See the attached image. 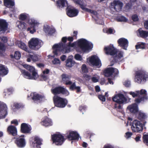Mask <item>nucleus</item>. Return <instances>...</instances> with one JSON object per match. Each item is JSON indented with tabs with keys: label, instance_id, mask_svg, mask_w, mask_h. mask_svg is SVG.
<instances>
[{
	"label": "nucleus",
	"instance_id": "f8f14e48",
	"mask_svg": "<svg viewBox=\"0 0 148 148\" xmlns=\"http://www.w3.org/2000/svg\"><path fill=\"white\" fill-rule=\"evenodd\" d=\"M28 23L30 25V26L28 28L27 31H29L30 33L33 34L36 32V29L38 27L39 23L36 21L32 19L29 20Z\"/></svg>",
	"mask_w": 148,
	"mask_h": 148
},
{
	"label": "nucleus",
	"instance_id": "cd10ccee",
	"mask_svg": "<svg viewBox=\"0 0 148 148\" xmlns=\"http://www.w3.org/2000/svg\"><path fill=\"white\" fill-rule=\"evenodd\" d=\"M42 144V140L38 137H36L34 138V141L33 142L34 148H39Z\"/></svg>",
	"mask_w": 148,
	"mask_h": 148
},
{
	"label": "nucleus",
	"instance_id": "4c0bfd02",
	"mask_svg": "<svg viewBox=\"0 0 148 148\" xmlns=\"http://www.w3.org/2000/svg\"><path fill=\"white\" fill-rule=\"evenodd\" d=\"M66 4H67L66 0H58L56 1L57 5L59 7L62 8L66 6Z\"/></svg>",
	"mask_w": 148,
	"mask_h": 148
},
{
	"label": "nucleus",
	"instance_id": "72a5a7b5",
	"mask_svg": "<svg viewBox=\"0 0 148 148\" xmlns=\"http://www.w3.org/2000/svg\"><path fill=\"white\" fill-rule=\"evenodd\" d=\"M4 5L7 7L12 8L14 5V1L11 0H4Z\"/></svg>",
	"mask_w": 148,
	"mask_h": 148
},
{
	"label": "nucleus",
	"instance_id": "13d9d810",
	"mask_svg": "<svg viewBox=\"0 0 148 148\" xmlns=\"http://www.w3.org/2000/svg\"><path fill=\"white\" fill-rule=\"evenodd\" d=\"M99 99L102 101L104 102L106 101V98L104 96L99 95L98 96Z\"/></svg>",
	"mask_w": 148,
	"mask_h": 148
},
{
	"label": "nucleus",
	"instance_id": "de8ad7c7",
	"mask_svg": "<svg viewBox=\"0 0 148 148\" xmlns=\"http://www.w3.org/2000/svg\"><path fill=\"white\" fill-rule=\"evenodd\" d=\"M30 57L32 59V60L34 62H36L38 60V56L35 55H30Z\"/></svg>",
	"mask_w": 148,
	"mask_h": 148
},
{
	"label": "nucleus",
	"instance_id": "5fc2aeb1",
	"mask_svg": "<svg viewBox=\"0 0 148 148\" xmlns=\"http://www.w3.org/2000/svg\"><path fill=\"white\" fill-rule=\"evenodd\" d=\"M132 19L134 21H137L139 20L138 16L136 14L133 15L132 16Z\"/></svg>",
	"mask_w": 148,
	"mask_h": 148
},
{
	"label": "nucleus",
	"instance_id": "c85d7f7f",
	"mask_svg": "<svg viewBox=\"0 0 148 148\" xmlns=\"http://www.w3.org/2000/svg\"><path fill=\"white\" fill-rule=\"evenodd\" d=\"M44 97L43 95H40L38 94L34 93L33 96L32 97V99L36 103L38 101H40Z\"/></svg>",
	"mask_w": 148,
	"mask_h": 148
},
{
	"label": "nucleus",
	"instance_id": "393cba45",
	"mask_svg": "<svg viewBox=\"0 0 148 148\" xmlns=\"http://www.w3.org/2000/svg\"><path fill=\"white\" fill-rule=\"evenodd\" d=\"M7 132L8 134L14 136L17 135V130L16 127L12 125L9 126L7 128Z\"/></svg>",
	"mask_w": 148,
	"mask_h": 148
},
{
	"label": "nucleus",
	"instance_id": "20e7f679",
	"mask_svg": "<svg viewBox=\"0 0 148 148\" xmlns=\"http://www.w3.org/2000/svg\"><path fill=\"white\" fill-rule=\"evenodd\" d=\"M24 67L32 74V75L28 72L25 70H22L21 72L24 77L30 79H36L38 77V74L33 66L27 64H24Z\"/></svg>",
	"mask_w": 148,
	"mask_h": 148
},
{
	"label": "nucleus",
	"instance_id": "c03bdc74",
	"mask_svg": "<svg viewBox=\"0 0 148 148\" xmlns=\"http://www.w3.org/2000/svg\"><path fill=\"white\" fill-rule=\"evenodd\" d=\"M146 117V115L145 113L141 112H138V119L140 120H142L145 119Z\"/></svg>",
	"mask_w": 148,
	"mask_h": 148
},
{
	"label": "nucleus",
	"instance_id": "a19ab883",
	"mask_svg": "<svg viewBox=\"0 0 148 148\" xmlns=\"http://www.w3.org/2000/svg\"><path fill=\"white\" fill-rule=\"evenodd\" d=\"M17 26L21 30L25 28L26 23L21 21H18L17 22Z\"/></svg>",
	"mask_w": 148,
	"mask_h": 148
},
{
	"label": "nucleus",
	"instance_id": "f03ea898",
	"mask_svg": "<svg viewBox=\"0 0 148 148\" xmlns=\"http://www.w3.org/2000/svg\"><path fill=\"white\" fill-rule=\"evenodd\" d=\"M75 45L74 43H71V42H69L67 44L62 43L55 44L53 47V53L54 55L58 56L60 52L64 50L66 52H68L70 51V47H73Z\"/></svg>",
	"mask_w": 148,
	"mask_h": 148
},
{
	"label": "nucleus",
	"instance_id": "a878e982",
	"mask_svg": "<svg viewBox=\"0 0 148 148\" xmlns=\"http://www.w3.org/2000/svg\"><path fill=\"white\" fill-rule=\"evenodd\" d=\"M15 143L18 147H23L25 145V139L23 138H17L15 141Z\"/></svg>",
	"mask_w": 148,
	"mask_h": 148
},
{
	"label": "nucleus",
	"instance_id": "37998d69",
	"mask_svg": "<svg viewBox=\"0 0 148 148\" xmlns=\"http://www.w3.org/2000/svg\"><path fill=\"white\" fill-rule=\"evenodd\" d=\"M10 56L12 58L14 57L15 59L18 60L21 58V53L18 51H16L15 52L14 56L13 55H11Z\"/></svg>",
	"mask_w": 148,
	"mask_h": 148
},
{
	"label": "nucleus",
	"instance_id": "2f4dec72",
	"mask_svg": "<svg viewBox=\"0 0 148 148\" xmlns=\"http://www.w3.org/2000/svg\"><path fill=\"white\" fill-rule=\"evenodd\" d=\"M18 47L25 51L28 52L30 53V50L28 49L25 44L21 41H19L18 42Z\"/></svg>",
	"mask_w": 148,
	"mask_h": 148
},
{
	"label": "nucleus",
	"instance_id": "052dcab7",
	"mask_svg": "<svg viewBox=\"0 0 148 148\" xmlns=\"http://www.w3.org/2000/svg\"><path fill=\"white\" fill-rule=\"evenodd\" d=\"M5 50L4 44L0 42V50L4 51Z\"/></svg>",
	"mask_w": 148,
	"mask_h": 148
},
{
	"label": "nucleus",
	"instance_id": "09e8293b",
	"mask_svg": "<svg viewBox=\"0 0 148 148\" xmlns=\"http://www.w3.org/2000/svg\"><path fill=\"white\" fill-rule=\"evenodd\" d=\"M86 9V10L85 11L86 12L92 13L95 15H97V12L95 10H92L88 8Z\"/></svg>",
	"mask_w": 148,
	"mask_h": 148
},
{
	"label": "nucleus",
	"instance_id": "b1692460",
	"mask_svg": "<svg viewBox=\"0 0 148 148\" xmlns=\"http://www.w3.org/2000/svg\"><path fill=\"white\" fill-rule=\"evenodd\" d=\"M41 123L42 125L45 127L50 126L53 125L51 120L46 116L42 119Z\"/></svg>",
	"mask_w": 148,
	"mask_h": 148
},
{
	"label": "nucleus",
	"instance_id": "7c9ffc66",
	"mask_svg": "<svg viewBox=\"0 0 148 148\" xmlns=\"http://www.w3.org/2000/svg\"><path fill=\"white\" fill-rule=\"evenodd\" d=\"M130 111L132 113L134 114L138 112V108L137 105L134 104L128 107Z\"/></svg>",
	"mask_w": 148,
	"mask_h": 148
},
{
	"label": "nucleus",
	"instance_id": "4be33fe9",
	"mask_svg": "<svg viewBox=\"0 0 148 148\" xmlns=\"http://www.w3.org/2000/svg\"><path fill=\"white\" fill-rule=\"evenodd\" d=\"M8 24L6 21L3 19H0V34H4L7 30Z\"/></svg>",
	"mask_w": 148,
	"mask_h": 148
},
{
	"label": "nucleus",
	"instance_id": "e2e57ef3",
	"mask_svg": "<svg viewBox=\"0 0 148 148\" xmlns=\"http://www.w3.org/2000/svg\"><path fill=\"white\" fill-rule=\"evenodd\" d=\"M13 106L15 107L16 109H18L21 107V105L17 103H14L13 105Z\"/></svg>",
	"mask_w": 148,
	"mask_h": 148
},
{
	"label": "nucleus",
	"instance_id": "1a4fd4ad",
	"mask_svg": "<svg viewBox=\"0 0 148 148\" xmlns=\"http://www.w3.org/2000/svg\"><path fill=\"white\" fill-rule=\"evenodd\" d=\"M53 143L56 145H62L66 140L63 135L60 133L54 134L51 135V137Z\"/></svg>",
	"mask_w": 148,
	"mask_h": 148
},
{
	"label": "nucleus",
	"instance_id": "a18cd8bd",
	"mask_svg": "<svg viewBox=\"0 0 148 148\" xmlns=\"http://www.w3.org/2000/svg\"><path fill=\"white\" fill-rule=\"evenodd\" d=\"M143 138L144 143L147 145L148 146V134L144 135Z\"/></svg>",
	"mask_w": 148,
	"mask_h": 148
},
{
	"label": "nucleus",
	"instance_id": "6e6552de",
	"mask_svg": "<svg viewBox=\"0 0 148 148\" xmlns=\"http://www.w3.org/2000/svg\"><path fill=\"white\" fill-rule=\"evenodd\" d=\"M43 44V42L38 38H32L28 42L29 47L32 49L37 51Z\"/></svg>",
	"mask_w": 148,
	"mask_h": 148
},
{
	"label": "nucleus",
	"instance_id": "49530a36",
	"mask_svg": "<svg viewBox=\"0 0 148 148\" xmlns=\"http://www.w3.org/2000/svg\"><path fill=\"white\" fill-rule=\"evenodd\" d=\"M117 20L119 22H126L127 19L124 16H121L117 18Z\"/></svg>",
	"mask_w": 148,
	"mask_h": 148
},
{
	"label": "nucleus",
	"instance_id": "338daca9",
	"mask_svg": "<svg viewBox=\"0 0 148 148\" xmlns=\"http://www.w3.org/2000/svg\"><path fill=\"white\" fill-rule=\"evenodd\" d=\"M125 135L126 138H127L131 136L132 135V133L131 132H127L125 133Z\"/></svg>",
	"mask_w": 148,
	"mask_h": 148
},
{
	"label": "nucleus",
	"instance_id": "603ef678",
	"mask_svg": "<svg viewBox=\"0 0 148 148\" xmlns=\"http://www.w3.org/2000/svg\"><path fill=\"white\" fill-rule=\"evenodd\" d=\"M27 18V15L24 14H21L19 16V19L22 21L25 20Z\"/></svg>",
	"mask_w": 148,
	"mask_h": 148
},
{
	"label": "nucleus",
	"instance_id": "c756f323",
	"mask_svg": "<svg viewBox=\"0 0 148 148\" xmlns=\"http://www.w3.org/2000/svg\"><path fill=\"white\" fill-rule=\"evenodd\" d=\"M74 2L76 4L79 5L81 8L84 11H85L87 8L85 7L86 6L83 0H73Z\"/></svg>",
	"mask_w": 148,
	"mask_h": 148
},
{
	"label": "nucleus",
	"instance_id": "f704fd0d",
	"mask_svg": "<svg viewBox=\"0 0 148 148\" xmlns=\"http://www.w3.org/2000/svg\"><path fill=\"white\" fill-rule=\"evenodd\" d=\"M44 31L45 33H47L49 34L52 35L56 32L55 29L53 28H51L49 26L46 27L45 26L43 28Z\"/></svg>",
	"mask_w": 148,
	"mask_h": 148
},
{
	"label": "nucleus",
	"instance_id": "c9c22d12",
	"mask_svg": "<svg viewBox=\"0 0 148 148\" xmlns=\"http://www.w3.org/2000/svg\"><path fill=\"white\" fill-rule=\"evenodd\" d=\"M71 86L69 87V89L72 91L74 90H76V92L77 93H79L81 91L80 87L79 86H76L75 82L72 83L70 85Z\"/></svg>",
	"mask_w": 148,
	"mask_h": 148
},
{
	"label": "nucleus",
	"instance_id": "6ab92c4d",
	"mask_svg": "<svg viewBox=\"0 0 148 148\" xmlns=\"http://www.w3.org/2000/svg\"><path fill=\"white\" fill-rule=\"evenodd\" d=\"M89 62L93 66L100 67L101 64V62L99 58L95 56H92L89 60Z\"/></svg>",
	"mask_w": 148,
	"mask_h": 148
},
{
	"label": "nucleus",
	"instance_id": "bf43d9fd",
	"mask_svg": "<svg viewBox=\"0 0 148 148\" xmlns=\"http://www.w3.org/2000/svg\"><path fill=\"white\" fill-rule=\"evenodd\" d=\"M124 85L126 87H129L130 85V82L129 81H125L123 83Z\"/></svg>",
	"mask_w": 148,
	"mask_h": 148
},
{
	"label": "nucleus",
	"instance_id": "7ed1b4c3",
	"mask_svg": "<svg viewBox=\"0 0 148 148\" xmlns=\"http://www.w3.org/2000/svg\"><path fill=\"white\" fill-rule=\"evenodd\" d=\"M112 100L116 103L114 105L115 108L118 111L123 113V111L122 106L121 104L126 102L127 101V99L124 95L122 94L116 95L113 97Z\"/></svg>",
	"mask_w": 148,
	"mask_h": 148
},
{
	"label": "nucleus",
	"instance_id": "2eb2a0df",
	"mask_svg": "<svg viewBox=\"0 0 148 148\" xmlns=\"http://www.w3.org/2000/svg\"><path fill=\"white\" fill-rule=\"evenodd\" d=\"M111 6L116 12H119L122 9L123 3L119 0H114L110 3Z\"/></svg>",
	"mask_w": 148,
	"mask_h": 148
},
{
	"label": "nucleus",
	"instance_id": "3c124183",
	"mask_svg": "<svg viewBox=\"0 0 148 148\" xmlns=\"http://www.w3.org/2000/svg\"><path fill=\"white\" fill-rule=\"evenodd\" d=\"M82 70L84 73H87L88 72V70L85 64H83L82 65Z\"/></svg>",
	"mask_w": 148,
	"mask_h": 148
},
{
	"label": "nucleus",
	"instance_id": "9d476101",
	"mask_svg": "<svg viewBox=\"0 0 148 148\" xmlns=\"http://www.w3.org/2000/svg\"><path fill=\"white\" fill-rule=\"evenodd\" d=\"M51 92L54 95L61 94L66 96L69 94V91L66 88L60 85L52 88Z\"/></svg>",
	"mask_w": 148,
	"mask_h": 148
},
{
	"label": "nucleus",
	"instance_id": "ea45409f",
	"mask_svg": "<svg viewBox=\"0 0 148 148\" xmlns=\"http://www.w3.org/2000/svg\"><path fill=\"white\" fill-rule=\"evenodd\" d=\"M75 38L73 36H69L67 37L66 36L63 37L62 38V41L63 43V44H65L67 40L69 41V42H72L73 41Z\"/></svg>",
	"mask_w": 148,
	"mask_h": 148
},
{
	"label": "nucleus",
	"instance_id": "ddd939ff",
	"mask_svg": "<svg viewBox=\"0 0 148 148\" xmlns=\"http://www.w3.org/2000/svg\"><path fill=\"white\" fill-rule=\"evenodd\" d=\"M119 73L117 69L113 68H108L106 69L104 71V75L105 77H109L111 76L113 74L114 77L116 76Z\"/></svg>",
	"mask_w": 148,
	"mask_h": 148
},
{
	"label": "nucleus",
	"instance_id": "680f3d73",
	"mask_svg": "<svg viewBox=\"0 0 148 148\" xmlns=\"http://www.w3.org/2000/svg\"><path fill=\"white\" fill-rule=\"evenodd\" d=\"M86 108V106L85 105H82L79 107V110L81 112H82L83 110H85Z\"/></svg>",
	"mask_w": 148,
	"mask_h": 148
},
{
	"label": "nucleus",
	"instance_id": "0eeeda50",
	"mask_svg": "<svg viewBox=\"0 0 148 148\" xmlns=\"http://www.w3.org/2000/svg\"><path fill=\"white\" fill-rule=\"evenodd\" d=\"M53 100L55 106L58 108H64L68 103V101L66 99L58 95L54 96Z\"/></svg>",
	"mask_w": 148,
	"mask_h": 148
},
{
	"label": "nucleus",
	"instance_id": "423d86ee",
	"mask_svg": "<svg viewBox=\"0 0 148 148\" xmlns=\"http://www.w3.org/2000/svg\"><path fill=\"white\" fill-rule=\"evenodd\" d=\"M77 45L82 51L84 52L91 49L93 46L92 43H89L86 40L83 38L80 39L78 40Z\"/></svg>",
	"mask_w": 148,
	"mask_h": 148
},
{
	"label": "nucleus",
	"instance_id": "4468645a",
	"mask_svg": "<svg viewBox=\"0 0 148 148\" xmlns=\"http://www.w3.org/2000/svg\"><path fill=\"white\" fill-rule=\"evenodd\" d=\"M117 42L118 46L123 49L127 50L129 45V42L127 39L124 38H121L117 40Z\"/></svg>",
	"mask_w": 148,
	"mask_h": 148
},
{
	"label": "nucleus",
	"instance_id": "8fccbe9b",
	"mask_svg": "<svg viewBox=\"0 0 148 148\" xmlns=\"http://www.w3.org/2000/svg\"><path fill=\"white\" fill-rule=\"evenodd\" d=\"M129 93L130 95H132L133 97H135L138 96L139 95V91H137L136 93L132 92H130Z\"/></svg>",
	"mask_w": 148,
	"mask_h": 148
},
{
	"label": "nucleus",
	"instance_id": "4d7b16f0",
	"mask_svg": "<svg viewBox=\"0 0 148 148\" xmlns=\"http://www.w3.org/2000/svg\"><path fill=\"white\" fill-rule=\"evenodd\" d=\"M132 6V5L131 3H127L125 5V8L127 11L131 9Z\"/></svg>",
	"mask_w": 148,
	"mask_h": 148
},
{
	"label": "nucleus",
	"instance_id": "6e6d98bb",
	"mask_svg": "<svg viewBox=\"0 0 148 148\" xmlns=\"http://www.w3.org/2000/svg\"><path fill=\"white\" fill-rule=\"evenodd\" d=\"M74 58L75 59L77 60L81 61L82 60L81 56L78 54H76Z\"/></svg>",
	"mask_w": 148,
	"mask_h": 148
},
{
	"label": "nucleus",
	"instance_id": "0e129e2a",
	"mask_svg": "<svg viewBox=\"0 0 148 148\" xmlns=\"http://www.w3.org/2000/svg\"><path fill=\"white\" fill-rule=\"evenodd\" d=\"M141 136L140 134L137 135L136 137L135 138V139L136 142H138L140 140V138H141Z\"/></svg>",
	"mask_w": 148,
	"mask_h": 148
},
{
	"label": "nucleus",
	"instance_id": "864d4df0",
	"mask_svg": "<svg viewBox=\"0 0 148 148\" xmlns=\"http://www.w3.org/2000/svg\"><path fill=\"white\" fill-rule=\"evenodd\" d=\"M52 63L54 64H60V60L57 58H55L52 61Z\"/></svg>",
	"mask_w": 148,
	"mask_h": 148
},
{
	"label": "nucleus",
	"instance_id": "a211bd4d",
	"mask_svg": "<svg viewBox=\"0 0 148 148\" xmlns=\"http://www.w3.org/2000/svg\"><path fill=\"white\" fill-rule=\"evenodd\" d=\"M89 62L93 66L100 67L101 64V62L99 58L95 56H92L89 60Z\"/></svg>",
	"mask_w": 148,
	"mask_h": 148
},
{
	"label": "nucleus",
	"instance_id": "79ce46f5",
	"mask_svg": "<svg viewBox=\"0 0 148 148\" xmlns=\"http://www.w3.org/2000/svg\"><path fill=\"white\" fill-rule=\"evenodd\" d=\"M146 44L145 43L138 42L135 46L136 49H144L145 48Z\"/></svg>",
	"mask_w": 148,
	"mask_h": 148
},
{
	"label": "nucleus",
	"instance_id": "473e14b6",
	"mask_svg": "<svg viewBox=\"0 0 148 148\" xmlns=\"http://www.w3.org/2000/svg\"><path fill=\"white\" fill-rule=\"evenodd\" d=\"M140 37L143 38H145L148 37V31H144L142 28H139L138 30Z\"/></svg>",
	"mask_w": 148,
	"mask_h": 148
},
{
	"label": "nucleus",
	"instance_id": "412c9836",
	"mask_svg": "<svg viewBox=\"0 0 148 148\" xmlns=\"http://www.w3.org/2000/svg\"><path fill=\"white\" fill-rule=\"evenodd\" d=\"M62 82L66 85H70L72 83V82L70 80L71 76V75L63 73L61 75Z\"/></svg>",
	"mask_w": 148,
	"mask_h": 148
},
{
	"label": "nucleus",
	"instance_id": "39448f33",
	"mask_svg": "<svg viewBox=\"0 0 148 148\" xmlns=\"http://www.w3.org/2000/svg\"><path fill=\"white\" fill-rule=\"evenodd\" d=\"M148 78V73L143 69L138 70L135 73L134 80L138 83H140L142 81L145 82Z\"/></svg>",
	"mask_w": 148,
	"mask_h": 148
},
{
	"label": "nucleus",
	"instance_id": "e433bc0d",
	"mask_svg": "<svg viewBox=\"0 0 148 148\" xmlns=\"http://www.w3.org/2000/svg\"><path fill=\"white\" fill-rule=\"evenodd\" d=\"M0 110L4 111L5 114L3 116V117L5 118L7 114V107L5 104L0 102Z\"/></svg>",
	"mask_w": 148,
	"mask_h": 148
},
{
	"label": "nucleus",
	"instance_id": "aec40b11",
	"mask_svg": "<svg viewBox=\"0 0 148 148\" xmlns=\"http://www.w3.org/2000/svg\"><path fill=\"white\" fill-rule=\"evenodd\" d=\"M66 11L67 15L70 17L76 16L79 12L78 10L75 8H68Z\"/></svg>",
	"mask_w": 148,
	"mask_h": 148
},
{
	"label": "nucleus",
	"instance_id": "dca6fc26",
	"mask_svg": "<svg viewBox=\"0 0 148 148\" xmlns=\"http://www.w3.org/2000/svg\"><path fill=\"white\" fill-rule=\"evenodd\" d=\"M65 136L69 140H75L78 141L79 140V134L76 132L71 131L69 132L68 135Z\"/></svg>",
	"mask_w": 148,
	"mask_h": 148
},
{
	"label": "nucleus",
	"instance_id": "58836bf2",
	"mask_svg": "<svg viewBox=\"0 0 148 148\" xmlns=\"http://www.w3.org/2000/svg\"><path fill=\"white\" fill-rule=\"evenodd\" d=\"M66 62V66L69 67L73 66L75 63V61L73 60L72 58H68Z\"/></svg>",
	"mask_w": 148,
	"mask_h": 148
},
{
	"label": "nucleus",
	"instance_id": "774afa93",
	"mask_svg": "<svg viewBox=\"0 0 148 148\" xmlns=\"http://www.w3.org/2000/svg\"><path fill=\"white\" fill-rule=\"evenodd\" d=\"M145 27L147 29H148V20L145 21L144 23Z\"/></svg>",
	"mask_w": 148,
	"mask_h": 148
},
{
	"label": "nucleus",
	"instance_id": "f257e3e1",
	"mask_svg": "<svg viewBox=\"0 0 148 148\" xmlns=\"http://www.w3.org/2000/svg\"><path fill=\"white\" fill-rule=\"evenodd\" d=\"M104 50L106 54L113 56L112 62H118L122 61L123 57V52L115 48L113 45L110 44L105 47Z\"/></svg>",
	"mask_w": 148,
	"mask_h": 148
},
{
	"label": "nucleus",
	"instance_id": "f3484780",
	"mask_svg": "<svg viewBox=\"0 0 148 148\" xmlns=\"http://www.w3.org/2000/svg\"><path fill=\"white\" fill-rule=\"evenodd\" d=\"M139 94L140 95H144L142 97H139L138 98L135 99V101L137 103H139L142 101L144 102L145 100H147L148 97L147 94L146 90L141 89L139 91Z\"/></svg>",
	"mask_w": 148,
	"mask_h": 148
},
{
	"label": "nucleus",
	"instance_id": "bb28decb",
	"mask_svg": "<svg viewBox=\"0 0 148 148\" xmlns=\"http://www.w3.org/2000/svg\"><path fill=\"white\" fill-rule=\"evenodd\" d=\"M8 69L5 65L0 64V76L4 77L8 74Z\"/></svg>",
	"mask_w": 148,
	"mask_h": 148
},
{
	"label": "nucleus",
	"instance_id": "5701e85b",
	"mask_svg": "<svg viewBox=\"0 0 148 148\" xmlns=\"http://www.w3.org/2000/svg\"><path fill=\"white\" fill-rule=\"evenodd\" d=\"M32 128L30 125L25 123H23L21 125V131L22 133L25 134L29 133Z\"/></svg>",
	"mask_w": 148,
	"mask_h": 148
},
{
	"label": "nucleus",
	"instance_id": "69168bd1",
	"mask_svg": "<svg viewBox=\"0 0 148 148\" xmlns=\"http://www.w3.org/2000/svg\"><path fill=\"white\" fill-rule=\"evenodd\" d=\"M0 38L1 40L4 42L6 43L7 42V38L6 37L3 36L2 37H1Z\"/></svg>",
	"mask_w": 148,
	"mask_h": 148
},
{
	"label": "nucleus",
	"instance_id": "9b49d317",
	"mask_svg": "<svg viewBox=\"0 0 148 148\" xmlns=\"http://www.w3.org/2000/svg\"><path fill=\"white\" fill-rule=\"evenodd\" d=\"M143 125L140 121L135 120L132 123L131 128L134 132L140 133L143 130Z\"/></svg>",
	"mask_w": 148,
	"mask_h": 148
}]
</instances>
